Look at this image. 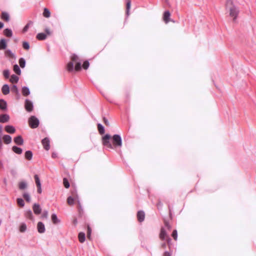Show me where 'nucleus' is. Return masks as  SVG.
<instances>
[{"label":"nucleus","instance_id":"obj_1","mask_svg":"<svg viewBox=\"0 0 256 256\" xmlns=\"http://www.w3.org/2000/svg\"><path fill=\"white\" fill-rule=\"evenodd\" d=\"M110 136L108 134H106L102 138V144H103L110 149H114V148H121L122 146V140L120 135L114 134L112 137V144L110 142Z\"/></svg>","mask_w":256,"mask_h":256},{"label":"nucleus","instance_id":"obj_2","mask_svg":"<svg viewBox=\"0 0 256 256\" xmlns=\"http://www.w3.org/2000/svg\"><path fill=\"white\" fill-rule=\"evenodd\" d=\"M71 60L66 66L68 71L73 72L74 71L78 72L81 70L82 61L77 55L72 54L71 56Z\"/></svg>","mask_w":256,"mask_h":256},{"label":"nucleus","instance_id":"obj_3","mask_svg":"<svg viewBox=\"0 0 256 256\" xmlns=\"http://www.w3.org/2000/svg\"><path fill=\"white\" fill-rule=\"evenodd\" d=\"M226 9L229 12L230 16L233 18V21L235 22L239 14V9L236 6L232 0H226Z\"/></svg>","mask_w":256,"mask_h":256},{"label":"nucleus","instance_id":"obj_4","mask_svg":"<svg viewBox=\"0 0 256 256\" xmlns=\"http://www.w3.org/2000/svg\"><path fill=\"white\" fill-rule=\"evenodd\" d=\"M28 122L29 126L32 128H38L40 124L38 119L34 116H31L28 118Z\"/></svg>","mask_w":256,"mask_h":256},{"label":"nucleus","instance_id":"obj_5","mask_svg":"<svg viewBox=\"0 0 256 256\" xmlns=\"http://www.w3.org/2000/svg\"><path fill=\"white\" fill-rule=\"evenodd\" d=\"M24 108L27 112H32L34 108V106L32 102L28 99H26L24 103Z\"/></svg>","mask_w":256,"mask_h":256},{"label":"nucleus","instance_id":"obj_6","mask_svg":"<svg viewBox=\"0 0 256 256\" xmlns=\"http://www.w3.org/2000/svg\"><path fill=\"white\" fill-rule=\"evenodd\" d=\"M34 178L35 180L36 185L38 188V194H41L42 192V190L41 187L40 181L38 178V176L37 174H35L34 176Z\"/></svg>","mask_w":256,"mask_h":256},{"label":"nucleus","instance_id":"obj_7","mask_svg":"<svg viewBox=\"0 0 256 256\" xmlns=\"http://www.w3.org/2000/svg\"><path fill=\"white\" fill-rule=\"evenodd\" d=\"M42 144L44 146V148L46 150H48L50 148V140L48 138H44L42 140Z\"/></svg>","mask_w":256,"mask_h":256},{"label":"nucleus","instance_id":"obj_8","mask_svg":"<svg viewBox=\"0 0 256 256\" xmlns=\"http://www.w3.org/2000/svg\"><path fill=\"white\" fill-rule=\"evenodd\" d=\"M37 229L38 232L40 234L44 233L46 230L45 226L44 224L41 222H40L38 223Z\"/></svg>","mask_w":256,"mask_h":256},{"label":"nucleus","instance_id":"obj_9","mask_svg":"<svg viewBox=\"0 0 256 256\" xmlns=\"http://www.w3.org/2000/svg\"><path fill=\"white\" fill-rule=\"evenodd\" d=\"M138 220L140 222H142L144 220L145 214L142 210H140L137 213Z\"/></svg>","mask_w":256,"mask_h":256},{"label":"nucleus","instance_id":"obj_10","mask_svg":"<svg viewBox=\"0 0 256 256\" xmlns=\"http://www.w3.org/2000/svg\"><path fill=\"white\" fill-rule=\"evenodd\" d=\"M34 213L36 214H40L42 212V208L38 204H34L32 207Z\"/></svg>","mask_w":256,"mask_h":256},{"label":"nucleus","instance_id":"obj_11","mask_svg":"<svg viewBox=\"0 0 256 256\" xmlns=\"http://www.w3.org/2000/svg\"><path fill=\"white\" fill-rule=\"evenodd\" d=\"M168 237L167 233L164 228H162L160 229V238L161 240H166V238Z\"/></svg>","mask_w":256,"mask_h":256},{"label":"nucleus","instance_id":"obj_12","mask_svg":"<svg viewBox=\"0 0 256 256\" xmlns=\"http://www.w3.org/2000/svg\"><path fill=\"white\" fill-rule=\"evenodd\" d=\"M170 13L168 10L164 12L163 15V20L166 24H168L170 21Z\"/></svg>","mask_w":256,"mask_h":256},{"label":"nucleus","instance_id":"obj_13","mask_svg":"<svg viewBox=\"0 0 256 256\" xmlns=\"http://www.w3.org/2000/svg\"><path fill=\"white\" fill-rule=\"evenodd\" d=\"M10 120V116L7 114H2L0 115V122L5 123L8 122Z\"/></svg>","mask_w":256,"mask_h":256},{"label":"nucleus","instance_id":"obj_14","mask_svg":"<svg viewBox=\"0 0 256 256\" xmlns=\"http://www.w3.org/2000/svg\"><path fill=\"white\" fill-rule=\"evenodd\" d=\"M5 130L8 133L14 134L16 132V129L14 126L8 125L5 126Z\"/></svg>","mask_w":256,"mask_h":256},{"label":"nucleus","instance_id":"obj_15","mask_svg":"<svg viewBox=\"0 0 256 256\" xmlns=\"http://www.w3.org/2000/svg\"><path fill=\"white\" fill-rule=\"evenodd\" d=\"M14 142L18 145H22L24 143V140L22 136H18L14 138Z\"/></svg>","mask_w":256,"mask_h":256},{"label":"nucleus","instance_id":"obj_16","mask_svg":"<svg viewBox=\"0 0 256 256\" xmlns=\"http://www.w3.org/2000/svg\"><path fill=\"white\" fill-rule=\"evenodd\" d=\"M2 94L4 95L8 94L10 92V88L8 85L7 84H4L2 88Z\"/></svg>","mask_w":256,"mask_h":256},{"label":"nucleus","instance_id":"obj_17","mask_svg":"<svg viewBox=\"0 0 256 256\" xmlns=\"http://www.w3.org/2000/svg\"><path fill=\"white\" fill-rule=\"evenodd\" d=\"M28 187V184L26 182L22 181L18 183V188L20 190H24Z\"/></svg>","mask_w":256,"mask_h":256},{"label":"nucleus","instance_id":"obj_18","mask_svg":"<svg viewBox=\"0 0 256 256\" xmlns=\"http://www.w3.org/2000/svg\"><path fill=\"white\" fill-rule=\"evenodd\" d=\"M2 138L6 144H9L12 142V137L10 135H4Z\"/></svg>","mask_w":256,"mask_h":256},{"label":"nucleus","instance_id":"obj_19","mask_svg":"<svg viewBox=\"0 0 256 256\" xmlns=\"http://www.w3.org/2000/svg\"><path fill=\"white\" fill-rule=\"evenodd\" d=\"M1 18L6 22H8L10 20L9 14L7 12H2V15H1Z\"/></svg>","mask_w":256,"mask_h":256},{"label":"nucleus","instance_id":"obj_20","mask_svg":"<svg viewBox=\"0 0 256 256\" xmlns=\"http://www.w3.org/2000/svg\"><path fill=\"white\" fill-rule=\"evenodd\" d=\"M7 108V103L3 99L0 100V109L4 110H6Z\"/></svg>","mask_w":256,"mask_h":256},{"label":"nucleus","instance_id":"obj_21","mask_svg":"<svg viewBox=\"0 0 256 256\" xmlns=\"http://www.w3.org/2000/svg\"><path fill=\"white\" fill-rule=\"evenodd\" d=\"M36 38L38 40H44L46 39V37H47V36L46 34L44 33H43V32H41V33H38L37 35H36Z\"/></svg>","mask_w":256,"mask_h":256},{"label":"nucleus","instance_id":"obj_22","mask_svg":"<svg viewBox=\"0 0 256 256\" xmlns=\"http://www.w3.org/2000/svg\"><path fill=\"white\" fill-rule=\"evenodd\" d=\"M131 6V1L130 0H128L126 2V15L127 16H128L130 15V10Z\"/></svg>","mask_w":256,"mask_h":256},{"label":"nucleus","instance_id":"obj_23","mask_svg":"<svg viewBox=\"0 0 256 256\" xmlns=\"http://www.w3.org/2000/svg\"><path fill=\"white\" fill-rule=\"evenodd\" d=\"M12 151L16 154H20L22 153V150L20 148L16 146H13L12 147Z\"/></svg>","mask_w":256,"mask_h":256},{"label":"nucleus","instance_id":"obj_24","mask_svg":"<svg viewBox=\"0 0 256 256\" xmlns=\"http://www.w3.org/2000/svg\"><path fill=\"white\" fill-rule=\"evenodd\" d=\"M6 40L2 38L0 40V50H4L6 48Z\"/></svg>","mask_w":256,"mask_h":256},{"label":"nucleus","instance_id":"obj_25","mask_svg":"<svg viewBox=\"0 0 256 256\" xmlns=\"http://www.w3.org/2000/svg\"><path fill=\"white\" fill-rule=\"evenodd\" d=\"M22 94L24 96H28L30 94V91L28 88L26 86H24L22 88Z\"/></svg>","mask_w":256,"mask_h":256},{"label":"nucleus","instance_id":"obj_26","mask_svg":"<svg viewBox=\"0 0 256 256\" xmlns=\"http://www.w3.org/2000/svg\"><path fill=\"white\" fill-rule=\"evenodd\" d=\"M4 34L7 37H12V32L10 29L6 28L4 30Z\"/></svg>","mask_w":256,"mask_h":256},{"label":"nucleus","instance_id":"obj_27","mask_svg":"<svg viewBox=\"0 0 256 256\" xmlns=\"http://www.w3.org/2000/svg\"><path fill=\"white\" fill-rule=\"evenodd\" d=\"M51 218L54 224H57L60 222V220L58 219L56 214H52Z\"/></svg>","mask_w":256,"mask_h":256},{"label":"nucleus","instance_id":"obj_28","mask_svg":"<svg viewBox=\"0 0 256 256\" xmlns=\"http://www.w3.org/2000/svg\"><path fill=\"white\" fill-rule=\"evenodd\" d=\"M86 236L84 232H81L78 234V240L80 242L83 243L85 241Z\"/></svg>","mask_w":256,"mask_h":256},{"label":"nucleus","instance_id":"obj_29","mask_svg":"<svg viewBox=\"0 0 256 256\" xmlns=\"http://www.w3.org/2000/svg\"><path fill=\"white\" fill-rule=\"evenodd\" d=\"M18 80L19 78L17 76L12 74L11 76L10 80L12 83H17Z\"/></svg>","mask_w":256,"mask_h":256},{"label":"nucleus","instance_id":"obj_30","mask_svg":"<svg viewBox=\"0 0 256 256\" xmlns=\"http://www.w3.org/2000/svg\"><path fill=\"white\" fill-rule=\"evenodd\" d=\"M32 152L30 150H27L25 152V158L28 160H31L32 158Z\"/></svg>","mask_w":256,"mask_h":256},{"label":"nucleus","instance_id":"obj_31","mask_svg":"<svg viewBox=\"0 0 256 256\" xmlns=\"http://www.w3.org/2000/svg\"><path fill=\"white\" fill-rule=\"evenodd\" d=\"M42 14L44 17H45L46 18H48L50 16V10H48V9L47 8H44V12H43Z\"/></svg>","mask_w":256,"mask_h":256},{"label":"nucleus","instance_id":"obj_32","mask_svg":"<svg viewBox=\"0 0 256 256\" xmlns=\"http://www.w3.org/2000/svg\"><path fill=\"white\" fill-rule=\"evenodd\" d=\"M76 198H78V196H77L76 198ZM74 200H75V198H74L72 196H70L68 197V198L67 199L68 204L69 205H70V206H72V205H73L74 204Z\"/></svg>","mask_w":256,"mask_h":256},{"label":"nucleus","instance_id":"obj_33","mask_svg":"<svg viewBox=\"0 0 256 256\" xmlns=\"http://www.w3.org/2000/svg\"><path fill=\"white\" fill-rule=\"evenodd\" d=\"M14 71L17 74H18V75H20V74H21V70H20V67L18 66L16 64H14Z\"/></svg>","mask_w":256,"mask_h":256},{"label":"nucleus","instance_id":"obj_34","mask_svg":"<svg viewBox=\"0 0 256 256\" xmlns=\"http://www.w3.org/2000/svg\"><path fill=\"white\" fill-rule=\"evenodd\" d=\"M98 128L100 134H102L104 133V127L100 124H98Z\"/></svg>","mask_w":256,"mask_h":256},{"label":"nucleus","instance_id":"obj_35","mask_svg":"<svg viewBox=\"0 0 256 256\" xmlns=\"http://www.w3.org/2000/svg\"><path fill=\"white\" fill-rule=\"evenodd\" d=\"M23 198L25 199V200L27 202H30V196L29 194L27 192H25L23 194Z\"/></svg>","mask_w":256,"mask_h":256},{"label":"nucleus","instance_id":"obj_36","mask_svg":"<svg viewBox=\"0 0 256 256\" xmlns=\"http://www.w3.org/2000/svg\"><path fill=\"white\" fill-rule=\"evenodd\" d=\"M18 204L21 206L24 207V202L22 198H18L16 200Z\"/></svg>","mask_w":256,"mask_h":256},{"label":"nucleus","instance_id":"obj_37","mask_svg":"<svg viewBox=\"0 0 256 256\" xmlns=\"http://www.w3.org/2000/svg\"><path fill=\"white\" fill-rule=\"evenodd\" d=\"M5 54L6 56H8L10 58H14V54L10 50H7L5 52Z\"/></svg>","mask_w":256,"mask_h":256},{"label":"nucleus","instance_id":"obj_38","mask_svg":"<svg viewBox=\"0 0 256 256\" xmlns=\"http://www.w3.org/2000/svg\"><path fill=\"white\" fill-rule=\"evenodd\" d=\"M18 62H19L20 66L22 68H24L25 65H26V60L24 58H20L19 59Z\"/></svg>","mask_w":256,"mask_h":256},{"label":"nucleus","instance_id":"obj_39","mask_svg":"<svg viewBox=\"0 0 256 256\" xmlns=\"http://www.w3.org/2000/svg\"><path fill=\"white\" fill-rule=\"evenodd\" d=\"M3 75L5 78L8 79L10 77V72L8 70H4L3 71Z\"/></svg>","mask_w":256,"mask_h":256},{"label":"nucleus","instance_id":"obj_40","mask_svg":"<svg viewBox=\"0 0 256 256\" xmlns=\"http://www.w3.org/2000/svg\"><path fill=\"white\" fill-rule=\"evenodd\" d=\"M63 184L66 188H68L70 186V183L66 178L63 179Z\"/></svg>","mask_w":256,"mask_h":256},{"label":"nucleus","instance_id":"obj_41","mask_svg":"<svg viewBox=\"0 0 256 256\" xmlns=\"http://www.w3.org/2000/svg\"><path fill=\"white\" fill-rule=\"evenodd\" d=\"M26 216L30 219L32 218V213L30 210H27L26 212Z\"/></svg>","mask_w":256,"mask_h":256},{"label":"nucleus","instance_id":"obj_42","mask_svg":"<svg viewBox=\"0 0 256 256\" xmlns=\"http://www.w3.org/2000/svg\"><path fill=\"white\" fill-rule=\"evenodd\" d=\"M26 224H22L20 226V232H24L26 231Z\"/></svg>","mask_w":256,"mask_h":256},{"label":"nucleus","instance_id":"obj_43","mask_svg":"<svg viewBox=\"0 0 256 256\" xmlns=\"http://www.w3.org/2000/svg\"><path fill=\"white\" fill-rule=\"evenodd\" d=\"M11 90L14 93L18 94V88L16 85H13L11 88Z\"/></svg>","mask_w":256,"mask_h":256},{"label":"nucleus","instance_id":"obj_44","mask_svg":"<svg viewBox=\"0 0 256 256\" xmlns=\"http://www.w3.org/2000/svg\"><path fill=\"white\" fill-rule=\"evenodd\" d=\"M22 46L25 50H28L30 48V45L28 42H24L22 43Z\"/></svg>","mask_w":256,"mask_h":256},{"label":"nucleus","instance_id":"obj_45","mask_svg":"<svg viewBox=\"0 0 256 256\" xmlns=\"http://www.w3.org/2000/svg\"><path fill=\"white\" fill-rule=\"evenodd\" d=\"M32 24V22H30L28 23L25 26L23 30H22L23 32H27L28 28H29V26H30V24Z\"/></svg>","mask_w":256,"mask_h":256},{"label":"nucleus","instance_id":"obj_46","mask_svg":"<svg viewBox=\"0 0 256 256\" xmlns=\"http://www.w3.org/2000/svg\"><path fill=\"white\" fill-rule=\"evenodd\" d=\"M172 236L173 237L174 240H176L178 238V233L176 230H174L172 234Z\"/></svg>","mask_w":256,"mask_h":256},{"label":"nucleus","instance_id":"obj_47","mask_svg":"<svg viewBox=\"0 0 256 256\" xmlns=\"http://www.w3.org/2000/svg\"><path fill=\"white\" fill-rule=\"evenodd\" d=\"M89 65H90L89 62L87 60H86L83 63L82 67L84 69L86 70L88 68Z\"/></svg>","mask_w":256,"mask_h":256},{"label":"nucleus","instance_id":"obj_48","mask_svg":"<svg viewBox=\"0 0 256 256\" xmlns=\"http://www.w3.org/2000/svg\"><path fill=\"white\" fill-rule=\"evenodd\" d=\"M48 216V210H44L43 212V213L42 215V218H47Z\"/></svg>","mask_w":256,"mask_h":256},{"label":"nucleus","instance_id":"obj_49","mask_svg":"<svg viewBox=\"0 0 256 256\" xmlns=\"http://www.w3.org/2000/svg\"><path fill=\"white\" fill-rule=\"evenodd\" d=\"M91 232H92V230H91L89 226H88L87 237L89 239H90V238Z\"/></svg>","mask_w":256,"mask_h":256},{"label":"nucleus","instance_id":"obj_50","mask_svg":"<svg viewBox=\"0 0 256 256\" xmlns=\"http://www.w3.org/2000/svg\"><path fill=\"white\" fill-rule=\"evenodd\" d=\"M44 31L46 33V36H50L52 34V32L48 28H46Z\"/></svg>","mask_w":256,"mask_h":256},{"label":"nucleus","instance_id":"obj_51","mask_svg":"<svg viewBox=\"0 0 256 256\" xmlns=\"http://www.w3.org/2000/svg\"><path fill=\"white\" fill-rule=\"evenodd\" d=\"M103 121L106 125L109 126V122L106 118H105V117L103 118Z\"/></svg>","mask_w":256,"mask_h":256},{"label":"nucleus","instance_id":"obj_52","mask_svg":"<svg viewBox=\"0 0 256 256\" xmlns=\"http://www.w3.org/2000/svg\"><path fill=\"white\" fill-rule=\"evenodd\" d=\"M164 225L168 230H170V224L166 220H164Z\"/></svg>","mask_w":256,"mask_h":256},{"label":"nucleus","instance_id":"obj_53","mask_svg":"<svg viewBox=\"0 0 256 256\" xmlns=\"http://www.w3.org/2000/svg\"><path fill=\"white\" fill-rule=\"evenodd\" d=\"M163 256H172V254L166 251L164 253Z\"/></svg>","mask_w":256,"mask_h":256},{"label":"nucleus","instance_id":"obj_54","mask_svg":"<svg viewBox=\"0 0 256 256\" xmlns=\"http://www.w3.org/2000/svg\"><path fill=\"white\" fill-rule=\"evenodd\" d=\"M166 242H164V243L162 244L161 247L162 248H166Z\"/></svg>","mask_w":256,"mask_h":256},{"label":"nucleus","instance_id":"obj_55","mask_svg":"<svg viewBox=\"0 0 256 256\" xmlns=\"http://www.w3.org/2000/svg\"><path fill=\"white\" fill-rule=\"evenodd\" d=\"M166 240L167 243L169 244L171 242L170 238L169 237H168L167 238H166Z\"/></svg>","mask_w":256,"mask_h":256},{"label":"nucleus","instance_id":"obj_56","mask_svg":"<svg viewBox=\"0 0 256 256\" xmlns=\"http://www.w3.org/2000/svg\"><path fill=\"white\" fill-rule=\"evenodd\" d=\"M4 27V24L0 22V30Z\"/></svg>","mask_w":256,"mask_h":256},{"label":"nucleus","instance_id":"obj_57","mask_svg":"<svg viewBox=\"0 0 256 256\" xmlns=\"http://www.w3.org/2000/svg\"><path fill=\"white\" fill-rule=\"evenodd\" d=\"M2 125L0 124V134H2Z\"/></svg>","mask_w":256,"mask_h":256},{"label":"nucleus","instance_id":"obj_58","mask_svg":"<svg viewBox=\"0 0 256 256\" xmlns=\"http://www.w3.org/2000/svg\"><path fill=\"white\" fill-rule=\"evenodd\" d=\"M52 158H55L56 157V154L53 153V154H52Z\"/></svg>","mask_w":256,"mask_h":256},{"label":"nucleus","instance_id":"obj_59","mask_svg":"<svg viewBox=\"0 0 256 256\" xmlns=\"http://www.w3.org/2000/svg\"><path fill=\"white\" fill-rule=\"evenodd\" d=\"M158 206H162V204L160 202H159L158 204Z\"/></svg>","mask_w":256,"mask_h":256},{"label":"nucleus","instance_id":"obj_60","mask_svg":"<svg viewBox=\"0 0 256 256\" xmlns=\"http://www.w3.org/2000/svg\"><path fill=\"white\" fill-rule=\"evenodd\" d=\"M76 222H77V220H74V224H76Z\"/></svg>","mask_w":256,"mask_h":256},{"label":"nucleus","instance_id":"obj_61","mask_svg":"<svg viewBox=\"0 0 256 256\" xmlns=\"http://www.w3.org/2000/svg\"><path fill=\"white\" fill-rule=\"evenodd\" d=\"M0 166H2V162H0Z\"/></svg>","mask_w":256,"mask_h":256},{"label":"nucleus","instance_id":"obj_62","mask_svg":"<svg viewBox=\"0 0 256 256\" xmlns=\"http://www.w3.org/2000/svg\"><path fill=\"white\" fill-rule=\"evenodd\" d=\"M78 204L79 205H80V203L78 200Z\"/></svg>","mask_w":256,"mask_h":256}]
</instances>
